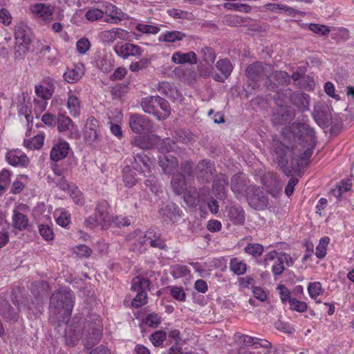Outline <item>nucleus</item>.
Here are the masks:
<instances>
[{
    "label": "nucleus",
    "mask_w": 354,
    "mask_h": 354,
    "mask_svg": "<svg viewBox=\"0 0 354 354\" xmlns=\"http://www.w3.org/2000/svg\"><path fill=\"white\" fill-rule=\"evenodd\" d=\"M171 272L175 278H180L187 275L189 270L185 266L176 265L173 266Z\"/></svg>",
    "instance_id": "55"
},
{
    "label": "nucleus",
    "mask_w": 354,
    "mask_h": 354,
    "mask_svg": "<svg viewBox=\"0 0 354 354\" xmlns=\"http://www.w3.org/2000/svg\"><path fill=\"white\" fill-rule=\"evenodd\" d=\"M30 10L32 14L44 21L52 19L53 8L50 5L37 3L31 6Z\"/></svg>",
    "instance_id": "17"
},
{
    "label": "nucleus",
    "mask_w": 354,
    "mask_h": 354,
    "mask_svg": "<svg viewBox=\"0 0 354 354\" xmlns=\"http://www.w3.org/2000/svg\"><path fill=\"white\" fill-rule=\"evenodd\" d=\"M57 129L59 132L64 133L67 137L78 138L80 133L77 127L73 124L71 119L66 115H59L57 118Z\"/></svg>",
    "instance_id": "11"
},
{
    "label": "nucleus",
    "mask_w": 354,
    "mask_h": 354,
    "mask_svg": "<svg viewBox=\"0 0 354 354\" xmlns=\"http://www.w3.org/2000/svg\"><path fill=\"white\" fill-rule=\"evenodd\" d=\"M252 292L254 297L261 301H265L268 299V293L261 287H253Z\"/></svg>",
    "instance_id": "61"
},
{
    "label": "nucleus",
    "mask_w": 354,
    "mask_h": 354,
    "mask_svg": "<svg viewBox=\"0 0 354 354\" xmlns=\"http://www.w3.org/2000/svg\"><path fill=\"white\" fill-rule=\"evenodd\" d=\"M263 250V246L257 243H250L245 248V252L254 257L260 256L262 254Z\"/></svg>",
    "instance_id": "52"
},
{
    "label": "nucleus",
    "mask_w": 354,
    "mask_h": 354,
    "mask_svg": "<svg viewBox=\"0 0 354 354\" xmlns=\"http://www.w3.org/2000/svg\"><path fill=\"white\" fill-rule=\"evenodd\" d=\"M161 322V317L156 313L149 314L145 319L146 325L150 327H157Z\"/></svg>",
    "instance_id": "54"
},
{
    "label": "nucleus",
    "mask_w": 354,
    "mask_h": 354,
    "mask_svg": "<svg viewBox=\"0 0 354 354\" xmlns=\"http://www.w3.org/2000/svg\"><path fill=\"white\" fill-rule=\"evenodd\" d=\"M18 113L21 120L27 123L28 128L32 127L33 117L30 108L26 104H21L19 106Z\"/></svg>",
    "instance_id": "36"
},
{
    "label": "nucleus",
    "mask_w": 354,
    "mask_h": 354,
    "mask_svg": "<svg viewBox=\"0 0 354 354\" xmlns=\"http://www.w3.org/2000/svg\"><path fill=\"white\" fill-rule=\"evenodd\" d=\"M114 51L118 56L123 59H127L129 57H141L144 50L136 44L118 43L114 46Z\"/></svg>",
    "instance_id": "10"
},
{
    "label": "nucleus",
    "mask_w": 354,
    "mask_h": 354,
    "mask_svg": "<svg viewBox=\"0 0 354 354\" xmlns=\"http://www.w3.org/2000/svg\"><path fill=\"white\" fill-rule=\"evenodd\" d=\"M149 286V280L136 277L133 278L131 285V290L136 292L137 295L131 301V306L134 308H139L147 302V295L146 290Z\"/></svg>",
    "instance_id": "6"
},
{
    "label": "nucleus",
    "mask_w": 354,
    "mask_h": 354,
    "mask_svg": "<svg viewBox=\"0 0 354 354\" xmlns=\"http://www.w3.org/2000/svg\"><path fill=\"white\" fill-rule=\"evenodd\" d=\"M16 56L22 57L28 50L32 41L30 28L24 23H19L15 27Z\"/></svg>",
    "instance_id": "5"
},
{
    "label": "nucleus",
    "mask_w": 354,
    "mask_h": 354,
    "mask_svg": "<svg viewBox=\"0 0 354 354\" xmlns=\"http://www.w3.org/2000/svg\"><path fill=\"white\" fill-rule=\"evenodd\" d=\"M141 243L142 245H149L152 247L159 248H164L165 246V243L160 239L159 236L151 230L146 232Z\"/></svg>",
    "instance_id": "30"
},
{
    "label": "nucleus",
    "mask_w": 354,
    "mask_h": 354,
    "mask_svg": "<svg viewBox=\"0 0 354 354\" xmlns=\"http://www.w3.org/2000/svg\"><path fill=\"white\" fill-rule=\"evenodd\" d=\"M69 146L66 142H62L55 145L50 151V158L55 161H58L65 158L68 153Z\"/></svg>",
    "instance_id": "28"
},
{
    "label": "nucleus",
    "mask_w": 354,
    "mask_h": 354,
    "mask_svg": "<svg viewBox=\"0 0 354 354\" xmlns=\"http://www.w3.org/2000/svg\"><path fill=\"white\" fill-rule=\"evenodd\" d=\"M141 106L145 113L153 115L158 120H165L171 113L168 102L159 96L143 98Z\"/></svg>",
    "instance_id": "3"
},
{
    "label": "nucleus",
    "mask_w": 354,
    "mask_h": 354,
    "mask_svg": "<svg viewBox=\"0 0 354 354\" xmlns=\"http://www.w3.org/2000/svg\"><path fill=\"white\" fill-rule=\"evenodd\" d=\"M171 187L176 194H182L186 189L185 176L180 174L174 176L171 182Z\"/></svg>",
    "instance_id": "35"
},
{
    "label": "nucleus",
    "mask_w": 354,
    "mask_h": 354,
    "mask_svg": "<svg viewBox=\"0 0 354 354\" xmlns=\"http://www.w3.org/2000/svg\"><path fill=\"white\" fill-rule=\"evenodd\" d=\"M123 181L128 187H132L137 183L135 173L129 166L125 167L123 169Z\"/></svg>",
    "instance_id": "44"
},
{
    "label": "nucleus",
    "mask_w": 354,
    "mask_h": 354,
    "mask_svg": "<svg viewBox=\"0 0 354 354\" xmlns=\"http://www.w3.org/2000/svg\"><path fill=\"white\" fill-rule=\"evenodd\" d=\"M158 149L161 153L159 165L163 172L166 174H172L178 167L176 158L169 153L175 149V143L170 138H167L158 143Z\"/></svg>",
    "instance_id": "4"
},
{
    "label": "nucleus",
    "mask_w": 354,
    "mask_h": 354,
    "mask_svg": "<svg viewBox=\"0 0 354 354\" xmlns=\"http://www.w3.org/2000/svg\"><path fill=\"white\" fill-rule=\"evenodd\" d=\"M288 151V149L283 146H281L279 147V149H276L275 152L277 154V158H279L278 163L281 168H283L285 167V165L287 162L286 160H284L283 156H286L287 152Z\"/></svg>",
    "instance_id": "59"
},
{
    "label": "nucleus",
    "mask_w": 354,
    "mask_h": 354,
    "mask_svg": "<svg viewBox=\"0 0 354 354\" xmlns=\"http://www.w3.org/2000/svg\"><path fill=\"white\" fill-rule=\"evenodd\" d=\"M26 207V205H20L17 209L13 210L12 216V224L13 226L19 230H24L28 225V219L27 216L19 211V209H24Z\"/></svg>",
    "instance_id": "23"
},
{
    "label": "nucleus",
    "mask_w": 354,
    "mask_h": 354,
    "mask_svg": "<svg viewBox=\"0 0 354 354\" xmlns=\"http://www.w3.org/2000/svg\"><path fill=\"white\" fill-rule=\"evenodd\" d=\"M170 292L171 296L176 300L184 301L186 295L181 287L171 286L170 287Z\"/></svg>",
    "instance_id": "56"
},
{
    "label": "nucleus",
    "mask_w": 354,
    "mask_h": 354,
    "mask_svg": "<svg viewBox=\"0 0 354 354\" xmlns=\"http://www.w3.org/2000/svg\"><path fill=\"white\" fill-rule=\"evenodd\" d=\"M158 140L157 145L162 140H159V138L153 134L151 136H138L133 139V145L140 149H145L153 147Z\"/></svg>",
    "instance_id": "24"
},
{
    "label": "nucleus",
    "mask_w": 354,
    "mask_h": 354,
    "mask_svg": "<svg viewBox=\"0 0 354 354\" xmlns=\"http://www.w3.org/2000/svg\"><path fill=\"white\" fill-rule=\"evenodd\" d=\"M308 292L310 298L316 300L317 303H321L320 300H317L319 296L322 295L324 289L322 288L319 281H314L308 283L307 287Z\"/></svg>",
    "instance_id": "37"
},
{
    "label": "nucleus",
    "mask_w": 354,
    "mask_h": 354,
    "mask_svg": "<svg viewBox=\"0 0 354 354\" xmlns=\"http://www.w3.org/2000/svg\"><path fill=\"white\" fill-rule=\"evenodd\" d=\"M54 216L57 225L62 227H67L71 223V214L62 209H57L54 212Z\"/></svg>",
    "instance_id": "38"
},
{
    "label": "nucleus",
    "mask_w": 354,
    "mask_h": 354,
    "mask_svg": "<svg viewBox=\"0 0 354 354\" xmlns=\"http://www.w3.org/2000/svg\"><path fill=\"white\" fill-rule=\"evenodd\" d=\"M352 187L351 180L348 179L342 180L335 189L333 191V194L336 197H339L342 193L350 190Z\"/></svg>",
    "instance_id": "49"
},
{
    "label": "nucleus",
    "mask_w": 354,
    "mask_h": 354,
    "mask_svg": "<svg viewBox=\"0 0 354 354\" xmlns=\"http://www.w3.org/2000/svg\"><path fill=\"white\" fill-rule=\"evenodd\" d=\"M129 126L136 133H147L155 131L151 121L145 115H133L129 119Z\"/></svg>",
    "instance_id": "8"
},
{
    "label": "nucleus",
    "mask_w": 354,
    "mask_h": 354,
    "mask_svg": "<svg viewBox=\"0 0 354 354\" xmlns=\"http://www.w3.org/2000/svg\"><path fill=\"white\" fill-rule=\"evenodd\" d=\"M54 82L50 78L45 79L35 86V92L38 97L42 100H49L54 92Z\"/></svg>",
    "instance_id": "13"
},
{
    "label": "nucleus",
    "mask_w": 354,
    "mask_h": 354,
    "mask_svg": "<svg viewBox=\"0 0 354 354\" xmlns=\"http://www.w3.org/2000/svg\"><path fill=\"white\" fill-rule=\"evenodd\" d=\"M154 165V160L149 158L144 151L138 153L134 156L133 168L143 174L145 177L148 178L145 182L146 187H149L152 193L158 195L161 190L156 177L152 175Z\"/></svg>",
    "instance_id": "2"
},
{
    "label": "nucleus",
    "mask_w": 354,
    "mask_h": 354,
    "mask_svg": "<svg viewBox=\"0 0 354 354\" xmlns=\"http://www.w3.org/2000/svg\"><path fill=\"white\" fill-rule=\"evenodd\" d=\"M84 69L82 64H77L73 68H68L64 73V78L68 83H75L77 82L84 75Z\"/></svg>",
    "instance_id": "25"
},
{
    "label": "nucleus",
    "mask_w": 354,
    "mask_h": 354,
    "mask_svg": "<svg viewBox=\"0 0 354 354\" xmlns=\"http://www.w3.org/2000/svg\"><path fill=\"white\" fill-rule=\"evenodd\" d=\"M309 95L306 93H299L292 97V102L301 110L306 111L309 106Z\"/></svg>",
    "instance_id": "40"
},
{
    "label": "nucleus",
    "mask_w": 354,
    "mask_h": 354,
    "mask_svg": "<svg viewBox=\"0 0 354 354\" xmlns=\"http://www.w3.org/2000/svg\"><path fill=\"white\" fill-rule=\"evenodd\" d=\"M28 181V176L26 175H21L17 178L12 185V192L13 194L20 193L24 188L25 183Z\"/></svg>",
    "instance_id": "48"
},
{
    "label": "nucleus",
    "mask_w": 354,
    "mask_h": 354,
    "mask_svg": "<svg viewBox=\"0 0 354 354\" xmlns=\"http://www.w3.org/2000/svg\"><path fill=\"white\" fill-rule=\"evenodd\" d=\"M290 308L292 310L304 313L307 310V304L304 301L297 300V299L292 298L289 299Z\"/></svg>",
    "instance_id": "50"
},
{
    "label": "nucleus",
    "mask_w": 354,
    "mask_h": 354,
    "mask_svg": "<svg viewBox=\"0 0 354 354\" xmlns=\"http://www.w3.org/2000/svg\"><path fill=\"white\" fill-rule=\"evenodd\" d=\"M313 117L317 124L322 127H327L331 120V115L328 107H324V110L320 111L317 107L313 113Z\"/></svg>",
    "instance_id": "26"
},
{
    "label": "nucleus",
    "mask_w": 354,
    "mask_h": 354,
    "mask_svg": "<svg viewBox=\"0 0 354 354\" xmlns=\"http://www.w3.org/2000/svg\"><path fill=\"white\" fill-rule=\"evenodd\" d=\"M6 160L10 165L15 167H27L29 163L28 156L23 151L18 149L8 151Z\"/></svg>",
    "instance_id": "15"
},
{
    "label": "nucleus",
    "mask_w": 354,
    "mask_h": 354,
    "mask_svg": "<svg viewBox=\"0 0 354 354\" xmlns=\"http://www.w3.org/2000/svg\"><path fill=\"white\" fill-rule=\"evenodd\" d=\"M30 129L28 128L26 132L25 138L24 140V146L30 150H38L40 149L44 142L45 133H40L32 137H31Z\"/></svg>",
    "instance_id": "14"
},
{
    "label": "nucleus",
    "mask_w": 354,
    "mask_h": 354,
    "mask_svg": "<svg viewBox=\"0 0 354 354\" xmlns=\"http://www.w3.org/2000/svg\"><path fill=\"white\" fill-rule=\"evenodd\" d=\"M171 61L176 64H195L197 62L196 53L193 51L183 53L176 51L171 56Z\"/></svg>",
    "instance_id": "22"
},
{
    "label": "nucleus",
    "mask_w": 354,
    "mask_h": 354,
    "mask_svg": "<svg viewBox=\"0 0 354 354\" xmlns=\"http://www.w3.org/2000/svg\"><path fill=\"white\" fill-rule=\"evenodd\" d=\"M0 312L8 322H14L17 319V312L7 302L1 305Z\"/></svg>",
    "instance_id": "39"
},
{
    "label": "nucleus",
    "mask_w": 354,
    "mask_h": 354,
    "mask_svg": "<svg viewBox=\"0 0 354 354\" xmlns=\"http://www.w3.org/2000/svg\"><path fill=\"white\" fill-rule=\"evenodd\" d=\"M38 219L41 222L38 225L40 235L46 241H52L54 239V233L51 227L52 223L50 215L41 216Z\"/></svg>",
    "instance_id": "16"
},
{
    "label": "nucleus",
    "mask_w": 354,
    "mask_h": 354,
    "mask_svg": "<svg viewBox=\"0 0 354 354\" xmlns=\"http://www.w3.org/2000/svg\"><path fill=\"white\" fill-rule=\"evenodd\" d=\"M247 200L252 207L256 209H263L268 205L267 196L263 194L261 189L258 187L254 189L252 196H248Z\"/></svg>",
    "instance_id": "18"
},
{
    "label": "nucleus",
    "mask_w": 354,
    "mask_h": 354,
    "mask_svg": "<svg viewBox=\"0 0 354 354\" xmlns=\"http://www.w3.org/2000/svg\"><path fill=\"white\" fill-rule=\"evenodd\" d=\"M330 238L324 236L319 240L318 245L316 247L315 255L317 258H324L327 254V248L330 243Z\"/></svg>",
    "instance_id": "45"
},
{
    "label": "nucleus",
    "mask_w": 354,
    "mask_h": 354,
    "mask_svg": "<svg viewBox=\"0 0 354 354\" xmlns=\"http://www.w3.org/2000/svg\"><path fill=\"white\" fill-rule=\"evenodd\" d=\"M279 293L280 295V299L282 301V303H286L287 301L289 302V299H291L290 298V292L289 290L284 286L280 285L278 286Z\"/></svg>",
    "instance_id": "62"
},
{
    "label": "nucleus",
    "mask_w": 354,
    "mask_h": 354,
    "mask_svg": "<svg viewBox=\"0 0 354 354\" xmlns=\"http://www.w3.org/2000/svg\"><path fill=\"white\" fill-rule=\"evenodd\" d=\"M227 182L226 176L221 175L213 183V192L219 199H223L225 197Z\"/></svg>",
    "instance_id": "27"
},
{
    "label": "nucleus",
    "mask_w": 354,
    "mask_h": 354,
    "mask_svg": "<svg viewBox=\"0 0 354 354\" xmlns=\"http://www.w3.org/2000/svg\"><path fill=\"white\" fill-rule=\"evenodd\" d=\"M70 196L77 205H82L84 203L82 194L77 187L71 189Z\"/></svg>",
    "instance_id": "60"
},
{
    "label": "nucleus",
    "mask_w": 354,
    "mask_h": 354,
    "mask_svg": "<svg viewBox=\"0 0 354 354\" xmlns=\"http://www.w3.org/2000/svg\"><path fill=\"white\" fill-rule=\"evenodd\" d=\"M71 291L62 288L55 292L50 299V312L51 317H55L59 322H66L71 316L73 307Z\"/></svg>",
    "instance_id": "1"
},
{
    "label": "nucleus",
    "mask_w": 354,
    "mask_h": 354,
    "mask_svg": "<svg viewBox=\"0 0 354 354\" xmlns=\"http://www.w3.org/2000/svg\"><path fill=\"white\" fill-rule=\"evenodd\" d=\"M228 215L235 223H242L245 220L244 211L240 207H232L229 209Z\"/></svg>",
    "instance_id": "43"
},
{
    "label": "nucleus",
    "mask_w": 354,
    "mask_h": 354,
    "mask_svg": "<svg viewBox=\"0 0 354 354\" xmlns=\"http://www.w3.org/2000/svg\"><path fill=\"white\" fill-rule=\"evenodd\" d=\"M246 75L250 78H255L264 72L263 64L261 62H256L249 66L246 69Z\"/></svg>",
    "instance_id": "46"
},
{
    "label": "nucleus",
    "mask_w": 354,
    "mask_h": 354,
    "mask_svg": "<svg viewBox=\"0 0 354 354\" xmlns=\"http://www.w3.org/2000/svg\"><path fill=\"white\" fill-rule=\"evenodd\" d=\"M92 329L93 339L97 341L102 335V320L98 315L90 316V330Z\"/></svg>",
    "instance_id": "31"
},
{
    "label": "nucleus",
    "mask_w": 354,
    "mask_h": 354,
    "mask_svg": "<svg viewBox=\"0 0 354 354\" xmlns=\"http://www.w3.org/2000/svg\"><path fill=\"white\" fill-rule=\"evenodd\" d=\"M65 337L66 344L70 346H73L75 345L76 342L80 337V331L79 329H75L73 331H72L71 328L68 329L66 332Z\"/></svg>",
    "instance_id": "47"
},
{
    "label": "nucleus",
    "mask_w": 354,
    "mask_h": 354,
    "mask_svg": "<svg viewBox=\"0 0 354 354\" xmlns=\"http://www.w3.org/2000/svg\"><path fill=\"white\" fill-rule=\"evenodd\" d=\"M234 339L238 344L247 347L252 346L254 348L261 347L268 350L271 347V344L266 339L251 337L239 333L234 335Z\"/></svg>",
    "instance_id": "9"
},
{
    "label": "nucleus",
    "mask_w": 354,
    "mask_h": 354,
    "mask_svg": "<svg viewBox=\"0 0 354 354\" xmlns=\"http://www.w3.org/2000/svg\"><path fill=\"white\" fill-rule=\"evenodd\" d=\"M185 36V34L180 31H166L159 35L158 41L160 42L174 43L183 40Z\"/></svg>",
    "instance_id": "29"
},
{
    "label": "nucleus",
    "mask_w": 354,
    "mask_h": 354,
    "mask_svg": "<svg viewBox=\"0 0 354 354\" xmlns=\"http://www.w3.org/2000/svg\"><path fill=\"white\" fill-rule=\"evenodd\" d=\"M111 223V218L108 203L105 201L99 202L95 210L93 221H90V225H101L104 228L110 225Z\"/></svg>",
    "instance_id": "7"
},
{
    "label": "nucleus",
    "mask_w": 354,
    "mask_h": 354,
    "mask_svg": "<svg viewBox=\"0 0 354 354\" xmlns=\"http://www.w3.org/2000/svg\"><path fill=\"white\" fill-rule=\"evenodd\" d=\"M133 27L140 34L156 35L160 30L159 26L151 25L143 22L134 23Z\"/></svg>",
    "instance_id": "34"
},
{
    "label": "nucleus",
    "mask_w": 354,
    "mask_h": 354,
    "mask_svg": "<svg viewBox=\"0 0 354 354\" xmlns=\"http://www.w3.org/2000/svg\"><path fill=\"white\" fill-rule=\"evenodd\" d=\"M167 334L163 330L156 331L151 335L150 340L155 346H160L165 340Z\"/></svg>",
    "instance_id": "51"
},
{
    "label": "nucleus",
    "mask_w": 354,
    "mask_h": 354,
    "mask_svg": "<svg viewBox=\"0 0 354 354\" xmlns=\"http://www.w3.org/2000/svg\"><path fill=\"white\" fill-rule=\"evenodd\" d=\"M218 71L221 74H215L214 79L218 82H224L231 74L233 66L230 62L227 59L218 61L216 64Z\"/></svg>",
    "instance_id": "20"
},
{
    "label": "nucleus",
    "mask_w": 354,
    "mask_h": 354,
    "mask_svg": "<svg viewBox=\"0 0 354 354\" xmlns=\"http://www.w3.org/2000/svg\"><path fill=\"white\" fill-rule=\"evenodd\" d=\"M231 187L236 197L239 199H241L248 196L247 179L241 174L233 176L232 178Z\"/></svg>",
    "instance_id": "12"
},
{
    "label": "nucleus",
    "mask_w": 354,
    "mask_h": 354,
    "mask_svg": "<svg viewBox=\"0 0 354 354\" xmlns=\"http://www.w3.org/2000/svg\"><path fill=\"white\" fill-rule=\"evenodd\" d=\"M324 91L327 95L332 97L333 98L339 100L340 99V97L339 95L335 94V88L334 84L330 82H328L324 85Z\"/></svg>",
    "instance_id": "63"
},
{
    "label": "nucleus",
    "mask_w": 354,
    "mask_h": 354,
    "mask_svg": "<svg viewBox=\"0 0 354 354\" xmlns=\"http://www.w3.org/2000/svg\"><path fill=\"white\" fill-rule=\"evenodd\" d=\"M293 264V259L292 257L286 253H280L277 259L272 267L273 273L276 275L280 274L283 272L285 266H291Z\"/></svg>",
    "instance_id": "21"
},
{
    "label": "nucleus",
    "mask_w": 354,
    "mask_h": 354,
    "mask_svg": "<svg viewBox=\"0 0 354 354\" xmlns=\"http://www.w3.org/2000/svg\"><path fill=\"white\" fill-rule=\"evenodd\" d=\"M308 28L313 32L321 35H326L330 31L328 26L317 24H310Z\"/></svg>",
    "instance_id": "57"
},
{
    "label": "nucleus",
    "mask_w": 354,
    "mask_h": 354,
    "mask_svg": "<svg viewBox=\"0 0 354 354\" xmlns=\"http://www.w3.org/2000/svg\"><path fill=\"white\" fill-rule=\"evenodd\" d=\"M100 37L104 42L111 43L114 41L116 39L115 28L102 32Z\"/></svg>",
    "instance_id": "58"
},
{
    "label": "nucleus",
    "mask_w": 354,
    "mask_h": 354,
    "mask_svg": "<svg viewBox=\"0 0 354 354\" xmlns=\"http://www.w3.org/2000/svg\"><path fill=\"white\" fill-rule=\"evenodd\" d=\"M106 13L107 17L104 21L112 24H118L128 17L126 13H124L120 8L112 4L106 6Z\"/></svg>",
    "instance_id": "19"
},
{
    "label": "nucleus",
    "mask_w": 354,
    "mask_h": 354,
    "mask_svg": "<svg viewBox=\"0 0 354 354\" xmlns=\"http://www.w3.org/2000/svg\"><path fill=\"white\" fill-rule=\"evenodd\" d=\"M271 77L275 80L279 85L287 84L290 81L289 75L285 71L276 72Z\"/></svg>",
    "instance_id": "53"
},
{
    "label": "nucleus",
    "mask_w": 354,
    "mask_h": 354,
    "mask_svg": "<svg viewBox=\"0 0 354 354\" xmlns=\"http://www.w3.org/2000/svg\"><path fill=\"white\" fill-rule=\"evenodd\" d=\"M174 74L176 77L188 84H192L196 77V74L194 71L181 66L176 68L174 71Z\"/></svg>",
    "instance_id": "32"
},
{
    "label": "nucleus",
    "mask_w": 354,
    "mask_h": 354,
    "mask_svg": "<svg viewBox=\"0 0 354 354\" xmlns=\"http://www.w3.org/2000/svg\"><path fill=\"white\" fill-rule=\"evenodd\" d=\"M116 39H120L124 41H131L133 38L138 40L140 37V34L134 32H129L126 30L116 28H115Z\"/></svg>",
    "instance_id": "42"
},
{
    "label": "nucleus",
    "mask_w": 354,
    "mask_h": 354,
    "mask_svg": "<svg viewBox=\"0 0 354 354\" xmlns=\"http://www.w3.org/2000/svg\"><path fill=\"white\" fill-rule=\"evenodd\" d=\"M76 46L80 53H86L88 50V40L86 38H82L77 41Z\"/></svg>",
    "instance_id": "64"
},
{
    "label": "nucleus",
    "mask_w": 354,
    "mask_h": 354,
    "mask_svg": "<svg viewBox=\"0 0 354 354\" xmlns=\"http://www.w3.org/2000/svg\"><path fill=\"white\" fill-rule=\"evenodd\" d=\"M81 104L78 97L71 91L68 93L67 100V109L70 114L73 117H77L80 114Z\"/></svg>",
    "instance_id": "33"
},
{
    "label": "nucleus",
    "mask_w": 354,
    "mask_h": 354,
    "mask_svg": "<svg viewBox=\"0 0 354 354\" xmlns=\"http://www.w3.org/2000/svg\"><path fill=\"white\" fill-rule=\"evenodd\" d=\"M230 270L237 275L243 274L246 271V264L238 258H233L230 263Z\"/></svg>",
    "instance_id": "41"
}]
</instances>
